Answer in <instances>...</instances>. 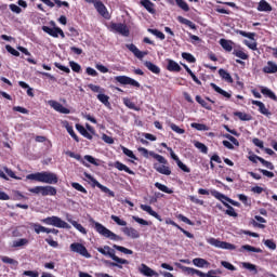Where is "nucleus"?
Returning a JSON list of instances; mask_svg holds the SVG:
<instances>
[{
	"mask_svg": "<svg viewBox=\"0 0 277 277\" xmlns=\"http://www.w3.org/2000/svg\"><path fill=\"white\" fill-rule=\"evenodd\" d=\"M261 94L266 96L267 98H271L272 101H277L276 93H274L272 90H269L267 87L261 88Z\"/></svg>",
	"mask_w": 277,
	"mask_h": 277,
	"instance_id": "obj_35",
	"label": "nucleus"
},
{
	"mask_svg": "<svg viewBox=\"0 0 277 277\" xmlns=\"http://www.w3.org/2000/svg\"><path fill=\"white\" fill-rule=\"evenodd\" d=\"M66 131L67 133H69V135L72 137V140H75V142H79V136L77 135V133H75V130L72 129V126H66Z\"/></svg>",
	"mask_w": 277,
	"mask_h": 277,
	"instance_id": "obj_57",
	"label": "nucleus"
},
{
	"mask_svg": "<svg viewBox=\"0 0 277 277\" xmlns=\"http://www.w3.org/2000/svg\"><path fill=\"white\" fill-rule=\"evenodd\" d=\"M121 230L127 237H131V239H140V232L133 227H123Z\"/></svg>",
	"mask_w": 277,
	"mask_h": 277,
	"instance_id": "obj_22",
	"label": "nucleus"
},
{
	"mask_svg": "<svg viewBox=\"0 0 277 277\" xmlns=\"http://www.w3.org/2000/svg\"><path fill=\"white\" fill-rule=\"evenodd\" d=\"M193 265H195L196 267H210L211 263H209V261L202 259V258H195L193 260Z\"/></svg>",
	"mask_w": 277,
	"mask_h": 277,
	"instance_id": "obj_33",
	"label": "nucleus"
},
{
	"mask_svg": "<svg viewBox=\"0 0 277 277\" xmlns=\"http://www.w3.org/2000/svg\"><path fill=\"white\" fill-rule=\"evenodd\" d=\"M148 32L153 34V36H156L157 38H159V40H166V35L163 32H161V30H159V29L148 28Z\"/></svg>",
	"mask_w": 277,
	"mask_h": 277,
	"instance_id": "obj_49",
	"label": "nucleus"
},
{
	"mask_svg": "<svg viewBox=\"0 0 277 277\" xmlns=\"http://www.w3.org/2000/svg\"><path fill=\"white\" fill-rule=\"evenodd\" d=\"M121 150H122L123 155H126L127 157H130V159H134L135 161H137V156H135V154H133V150H131L127 147H121Z\"/></svg>",
	"mask_w": 277,
	"mask_h": 277,
	"instance_id": "obj_53",
	"label": "nucleus"
},
{
	"mask_svg": "<svg viewBox=\"0 0 277 277\" xmlns=\"http://www.w3.org/2000/svg\"><path fill=\"white\" fill-rule=\"evenodd\" d=\"M5 50L8 53H11V55H14V57H21V52H18L16 49H14L12 45L6 44Z\"/></svg>",
	"mask_w": 277,
	"mask_h": 277,
	"instance_id": "obj_58",
	"label": "nucleus"
},
{
	"mask_svg": "<svg viewBox=\"0 0 277 277\" xmlns=\"http://www.w3.org/2000/svg\"><path fill=\"white\" fill-rule=\"evenodd\" d=\"M167 150L170 153L171 159H173V161L176 162L177 168H180V170H182V172H186L187 174H189V172H192V169H189V167H187L185 163H183V161H181L179 156L176 154H174V150L172 149V147H167Z\"/></svg>",
	"mask_w": 277,
	"mask_h": 277,
	"instance_id": "obj_14",
	"label": "nucleus"
},
{
	"mask_svg": "<svg viewBox=\"0 0 277 277\" xmlns=\"http://www.w3.org/2000/svg\"><path fill=\"white\" fill-rule=\"evenodd\" d=\"M114 166L117 170H119V172H127V174H132V175L135 174V172H133V170H130V168L127 167V164H124L120 161H116Z\"/></svg>",
	"mask_w": 277,
	"mask_h": 277,
	"instance_id": "obj_30",
	"label": "nucleus"
},
{
	"mask_svg": "<svg viewBox=\"0 0 277 277\" xmlns=\"http://www.w3.org/2000/svg\"><path fill=\"white\" fill-rule=\"evenodd\" d=\"M65 155H67V157H70L71 159H76L77 161H81V163L83 166H88V163H85V161H83V159L81 158V155L75 154V151L67 150L65 153Z\"/></svg>",
	"mask_w": 277,
	"mask_h": 277,
	"instance_id": "obj_43",
	"label": "nucleus"
},
{
	"mask_svg": "<svg viewBox=\"0 0 277 277\" xmlns=\"http://www.w3.org/2000/svg\"><path fill=\"white\" fill-rule=\"evenodd\" d=\"M208 243H210V246H214V248H221V250H237L235 245L215 238H210Z\"/></svg>",
	"mask_w": 277,
	"mask_h": 277,
	"instance_id": "obj_10",
	"label": "nucleus"
},
{
	"mask_svg": "<svg viewBox=\"0 0 277 277\" xmlns=\"http://www.w3.org/2000/svg\"><path fill=\"white\" fill-rule=\"evenodd\" d=\"M236 34H239V36H242L243 38H249V40H254V37L256 36L254 32H246L245 30H237Z\"/></svg>",
	"mask_w": 277,
	"mask_h": 277,
	"instance_id": "obj_56",
	"label": "nucleus"
},
{
	"mask_svg": "<svg viewBox=\"0 0 277 277\" xmlns=\"http://www.w3.org/2000/svg\"><path fill=\"white\" fill-rule=\"evenodd\" d=\"M170 129H172L179 135H183V133H185V129L179 128V126H176V123H170Z\"/></svg>",
	"mask_w": 277,
	"mask_h": 277,
	"instance_id": "obj_64",
	"label": "nucleus"
},
{
	"mask_svg": "<svg viewBox=\"0 0 277 277\" xmlns=\"http://www.w3.org/2000/svg\"><path fill=\"white\" fill-rule=\"evenodd\" d=\"M27 243H29L27 238H21L13 242V248H21L22 246H27Z\"/></svg>",
	"mask_w": 277,
	"mask_h": 277,
	"instance_id": "obj_55",
	"label": "nucleus"
},
{
	"mask_svg": "<svg viewBox=\"0 0 277 277\" xmlns=\"http://www.w3.org/2000/svg\"><path fill=\"white\" fill-rule=\"evenodd\" d=\"M97 100L100 103H103V105H105L106 107L109 106V95L101 93L97 95Z\"/></svg>",
	"mask_w": 277,
	"mask_h": 277,
	"instance_id": "obj_52",
	"label": "nucleus"
},
{
	"mask_svg": "<svg viewBox=\"0 0 277 277\" xmlns=\"http://www.w3.org/2000/svg\"><path fill=\"white\" fill-rule=\"evenodd\" d=\"M123 104L126 105V107H128L129 109H133L134 111H140L141 109L137 105H135L134 102L129 98H124Z\"/></svg>",
	"mask_w": 277,
	"mask_h": 277,
	"instance_id": "obj_46",
	"label": "nucleus"
},
{
	"mask_svg": "<svg viewBox=\"0 0 277 277\" xmlns=\"http://www.w3.org/2000/svg\"><path fill=\"white\" fill-rule=\"evenodd\" d=\"M222 267H225V269H228L229 272H237V267L233 265L230 262L222 261L221 262Z\"/></svg>",
	"mask_w": 277,
	"mask_h": 277,
	"instance_id": "obj_59",
	"label": "nucleus"
},
{
	"mask_svg": "<svg viewBox=\"0 0 277 277\" xmlns=\"http://www.w3.org/2000/svg\"><path fill=\"white\" fill-rule=\"evenodd\" d=\"M126 47L128 50L131 51V53H133V55H135L137 57V60H144V56L148 55V52L140 51V49H137V47L133 43L126 44Z\"/></svg>",
	"mask_w": 277,
	"mask_h": 277,
	"instance_id": "obj_19",
	"label": "nucleus"
},
{
	"mask_svg": "<svg viewBox=\"0 0 277 277\" xmlns=\"http://www.w3.org/2000/svg\"><path fill=\"white\" fill-rule=\"evenodd\" d=\"M195 101H197V103L199 105H201V107H203V109H207L208 111L213 110V106H211V104H209L206 100H203L202 96L196 95Z\"/></svg>",
	"mask_w": 277,
	"mask_h": 277,
	"instance_id": "obj_31",
	"label": "nucleus"
},
{
	"mask_svg": "<svg viewBox=\"0 0 277 277\" xmlns=\"http://www.w3.org/2000/svg\"><path fill=\"white\" fill-rule=\"evenodd\" d=\"M167 150L170 153L171 159H173V161L176 162L177 168H180V170H182V172H186L187 174H189V172H192V169H189V167H187L185 163H183V161H181L179 156L176 154H174V150L172 149V147H167Z\"/></svg>",
	"mask_w": 277,
	"mask_h": 277,
	"instance_id": "obj_13",
	"label": "nucleus"
},
{
	"mask_svg": "<svg viewBox=\"0 0 277 277\" xmlns=\"http://www.w3.org/2000/svg\"><path fill=\"white\" fill-rule=\"evenodd\" d=\"M41 222L48 226H55L56 228H70V225L64 220L60 219V216H48L42 219Z\"/></svg>",
	"mask_w": 277,
	"mask_h": 277,
	"instance_id": "obj_6",
	"label": "nucleus"
},
{
	"mask_svg": "<svg viewBox=\"0 0 277 277\" xmlns=\"http://www.w3.org/2000/svg\"><path fill=\"white\" fill-rule=\"evenodd\" d=\"M234 116H236V118H239V120H242L243 122H248V121L252 120V115H248V114L241 113V111H235Z\"/></svg>",
	"mask_w": 277,
	"mask_h": 277,
	"instance_id": "obj_39",
	"label": "nucleus"
},
{
	"mask_svg": "<svg viewBox=\"0 0 277 277\" xmlns=\"http://www.w3.org/2000/svg\"><path fill=\"white\" fill-rule=\"evenodd\" d=\"M144 66L148 68L150 72H154V75H159L161 72V68H159V66L155 65L153 62L146 61Z\"/></svg>",
	"mask_w": 277,
	"mask_h": 277,
	"instance_id": "obj_36",
	"label": "nucleus"
},
{
	"mask_svg": "<svg viewBox=\"0 0 277 277\" xmlns=\"http://www.w3.org/2000/svg\"><path fill=\"white\" fill-rule=\"evenodd\" d=\"M70 224L76 228V230H79L82 235H88V229L81 225V223H78L77 221H70Z\"/></svg>",
	"mask_w": 277,
	"mask_h": 277,
	"instance_id": "obj_42",
	"label": "nucleus"
},
{
	"mask_svg": "<svg viewBox=\"0 0 277 277\" xmlns=\"http://www.w3.org/2000/svg\"><path fill=\"white\" fill-rule=\"evenodd\" d=\"M177 21H179V23H181L182 25H186L190 29H196V24H194V22H192L183 16H177Z\"/></svg>",
	"mask_w": 277,
	"mask_h": 277,
	"instance_id": "obj_40",
	"label": "nucleus"
},
{
	"mask_svg": "<svg viewBox=\"0 0 277 277\" xmlns=\"http://www.w3.org/2000/svg\"><path fill=\"white\" fill-rule=\"evenodd\" d=\"M42 31H44V34H48L52 38H60V36L61 38H66V35H64V30H62V28L60 27L51 28L49 26H42Z\"/></svg>",
	"mask_w": 277,
	"mask_h": 277,
	"instance_id": "obj_15",
	"label": "nucleus"
},
{
	"mask_svg": "<svg viewBox=\"0 0 277 277\" xmlns=\"http://www.w3.org/2000/svg\"><path fill=\"white\" fill-rule=\"evenodd\" d=\"M2 263H6L8 265H13L14 269H16V267H18V261L9 258V256H2L1 258Z\"/></svg>",
	"mask_w": 277,
	"mask_h": 277,
	"instance_id": "obj_44",
	"label": "nucleus"
},
{
	"mask_svg": "<svg viewBox=\"0 0 277 277\" xmlns=\"http://www.w3.org/2000/svg\"><path fill=\"white\" fill-rule=\"evenodd\" d=\"M85 179H88V181H91V183H93V185H95V187H98V189H101V192H103L104 194H107L109 196V198H115L116 197V193H114L111 189L107 188V186L101 184L96 179H94V176H92V174L84 172L83 173Z\"/></svg>",
	"mask_w": 277,
	"mask_h": 277,
	"instance_id": "obj_7",
	"label": "nucleus"
},
{
	"mask_svg": "<svg viewBox=\"0 0 277 277\" xmlns=\"http://www.w3.org/2000/svg\"><path fill=\"white\" fill-rule=\"evenodd\" d=\"M233 55H235V57H238L236 60V64H240V66H246V63L243 61L250 60V55H248V53L243 51V48H241V45H238L233 50Z\"/></svg>",
	"mask_w": 277,
	"mask_h": 277,
	"instance_id": "obj_11",
	"label": "nucleus"
},
{
	"mask_svg": "<svg viewBox=\"0 0 277 277\" xmlns=\"http://www.w3.org/2000/svg\"><path fill=\"white\" fill-rule=\"evenodd\" d=\"M69 66L74 72H81V65L79 63L71 61L69 62Z\"/></svg>",
	"mask_w": 277,
	"mask_h": 277,
	"instance_id": "obj_62",
	"label": "nucleus"
},
{
	"mask_svg": "<svg viewBox=\"0 0 277 277\" xmlns=\"http://www.w3.org/2000/svg\"><path fill=\"white\" fill-rule=\"evenodd\" d=\"M210 88H212V90H214V92H216L217 94H221V96H224V98H232V96H233V94H230L227 91L223 90L222 88H220L214 82L210 83Z\"/></svg>",
	"mask_w": 277,
	"mask_h": 277,
	"instance_id": "obj_26",
	"label": "nucleus"
},
{
	"mask_svg": "<svg viewBox=\"0 0 277 277\" xmlns=\"http://www.w3.org/2000/svg\"><path fill=\"white\" fill-rule=\"evenodd\" d=\"M50 107L54 108L58 114H70V109L64 107V105L60 104V102L51 100L49 101Z\"/></svg>",
	"mask_w": 277,
	"mask_h": 277,
	"instance_id": "obj_18",
	"label": "nucleus"
},
{
	"mask_svg": "<svg viewBox=\"0 0 277 277\" xmlns=\"http://www.w3.org/2000/svg\"><path fill=\"white\" fill-rule=\"evenodd\" d=\"M140 272L143 274V276H147V277L159 276V273L148 267V265L146 264L141 265Z\"/></svg>",
	"mask_w": 277,
	"mask_h": 277,
	"instance_id": "obj_24",
	"label": "nucleus"
},
{
	"mask_svg": "<svg viewBox=\"0 0 277 277\" xmlns=\"http://www.w3.org/2000/svg\"><path fill=\"white\" fill-rule=\"evenodd\" d=\"M260 163H262V166H264V168H267V170H274V163H272L271 161L265 160L264 158H260Z\"/></svg>",
	"mask_w": 277,
	"mask_h": 277,
	"instance_id": "obj_63",
	"label": "nucleus"
},
{
	"mask_svg": "<svg viewBox=\"0 0 277 277\" xmlns=\"http://www.w3.org/2000/svg\"><path fill=\"white\" fill-rule=\"evenodd\" d=\"M219 43L222 47V49L226 51V53H230L234 51L233 49L235 47V42L233 40L220 39Z\"/></svg>",
	"mask_w": 277,
	"mask_h": 277,
	"instance_id": "obj_21",
	"label": "nucleus"
},
{
	"mask_svg": "<svg viewBox=\"0 0 277 277\" xmlns=\"http://www.w3.org/2000/svg\"><path fill=\"white\" fill-rule=\"evenodd\" d=\"M113 248L115 250H118V252H122L123 254H133V250L128 249V248L122 247V246L114 245Z\"/></svg>",
	"mask_w": 277,
	"mask_h": 277,
	"instance_id": "obj_50",
	"label": "nucleus"
},
{
	"mask_svg": "<svg viewBox=\"0 0 277 277\" xmlns=\"http://www.w3.org/2000/svg\"><path fill=\"white\" fill-rule=\"evenodd\" d=\"M182 57L188 62V64H196V57H194L192 53L184 52L182 53Z\"/></svg>",
	"mask_w": 277,
	"mask_h": 277,
	"instance_id": "obj_51",
	"label": "nucleus"
},
{
	"mask_svg": "<svg viewBox=\"0 0 277 277\" xmlns=\"http://www.w3.org/2000/svg\"><path fill=\"white\" fill-rule=\"evenodd\" d=\"M239 252H255L256 254H262L263 249L252 247L250 245H243L240 247Z\"/></svg>",
	"mask_w": 277,
	"mask_h": 277,
	"instance_id": "obj_28",
	"label": "nucleus"
},
{
	"mask_svg": "<svg viewBox=\"0 0 277 277\" xmlns=\"http://www.w3.org/2000/svg\"><path fill=\"white\" fill-rule=\"evenodd\" d=\"M69 250L71 252H76V254H80V256H84V259H92V254L88 251V248L83 246V243L80 242H72L69 246Z\"/></svg>",
	"mask_w": 277,
	"mask_h": 277,
	"instance_id": "obj_8",
	"label": "nucleus"
},
{
	"mask_svg": "<svg viewBox=\"0 0 277 277\" xmlns=\"http://www.w3.org/2000/svg\"><path fill=\"white\" fill-rule=\"evenodd\" d=\"M211 196H213L214 198H216V200H220V202H222L224 205V202H228V198L226 195L213 189L210 192Z\"/></svg>",
	"mask_w": 277,
	"mask_h": 277,
	"instance_id": "obj_34",
	"label": "nucleus"
},
{
	"mask_svg": "<svg viewBox=\"0 0 277 277\" xmlns=\"http://www.w3.org/2000/svg\"><path fill=\"white\" fill-rule=\"evenodd\" d=\"M141 5L145 8L149 14H157V10H155V3H153L150 0H141Z\"/></svg>",
	"mask_w": 277,
	"mask_h": 277,
	"instance_id": "obj_27",
	"label": "nucleus"
},
{
	"mask_svg": "<svg viewBox=\"0 0 277 277\" xmlns=\"http://www.w3.org/2000/svg\"><path fill=\"white\" fill-rule=\"evenodd\" d=\"M110 219L113 220V222L117 223L118 226H127V221L120 219L117 215H111Z\"/></svg>",
	"mask_w": 277,
	"mask_h": 277,
	"instance_id": "obj_60",
	"label": "nucleus"
},
{
	"mask_svg": "<svg viewBox=\"0 0 277 277\" xmlns=\"http://www.w3.org/2000/svg\"><path fill=\"white\" fill-rule=\"evenodd\" d=\"M94 228L98 235L102 237H105L106 239H110V241H122V237L118 236L107 227H105L103 224L98 222H94Z\"/></svg>",
	"mask_w": 277,
	"mask_h": 277,
	"instance_id": "obj_4",
	"label": "nucleus"
},
{
	"mask_svg": "<svg viewBox=\"0 0 277 277\" xmlns=\"http://www.w3.org/2000/svg\"><path fill=\"white\" fill-rule=\"evenodd\" d=\"M108 29H109V31H115V34H120L121 36H124L126 38H129L130 30L126 24L111 22L108 26Z\"/></svg>",
	"mask_w": 277,
	"mask_h": 277,
	"instance_id": "obj_9",
	"label": "nucleus"
},
{
	"mask_svg": "<svg viewBox=\"0 0 277 277\" xmlns=\"http://www.w3.org/2000/svg\"><path fill=\"white\" fill-rule=\"evenodd\" d=\"M115 81H117V83H120V85H132V88L141 87L140 82L128 76H117L115 77Z\"/></svg>",
	"mask_w": 277,
	"mask_h": 277,
	"instance_id": "obj_12",
	"label": "nucleus"
},
{
	"mask_svg": "<svg viewBox=\"0 0 277 277\" xmlns=\"http://www.w3.org/2000/svg\"><path fill=\"white\" fill-rule=\"evenodd\" d=\"M155 187H157V189H159L160 192H163L164 194H174V190L170 189L168 186L159 182L155 183Z\"/></svg>",
	"mask_w": 277,
	"mask_h": 277,
	"instance_id": "obj_45",
	"label": "nucleus"
},
{
	"mask_svg": "<svg viewBox=\"0 0 277 277\" xmlns=\"http://www.w3.org/2000/svg\"><path fill=\"white\" fill-rule=\"evenodd\" d=\"M71 187L81 194H88V189L77 182H72Z\"/></svg>",
	"mask_w": 277,
	"mask_h": 277,
	"instance_id": "obj_54",
	"label": "nucleus"
},
{
	"mask_svg": "<svg viewBox=\"0 0 277 277\" xmlns=\"http://www.w3.org/2000/svg\"><path fill=\"white\" fill-rule=\"evenodd\" d=\"M241 267H242V269H248V272H250L254 276H256V274H259V269L256 268L255 264H252L249 262H242Z\"/></svg>",
	"mask_w": 277,
	"mask_h": 277,
	"instance_id": "obj_29",
	"label": "nucleus"
},
{
	"mask_svg": "<svg viewBox=\"0 0 277 277\" xmlns=\"http://www.w3.org/2000/svg\"><path fill=\"white\" fill-rule=\"evenodd\" d=\"M76 129L82 134L83 137H85L87 140H92V134H90V132H88V130L83 126L77 123Z\"/></svg>",
	"mask_w": 277,
	"mask_h": 277,
	"instance_id": "obj_38",
	"label": "nucleus"
},
{
	"mask_svg": "<svg viewBox=\"0 0 277 277\" xmlns=\"http://www.w3.org/2000/svg\"><path fill=\"white\" fill-rule=\"evenodd\" d=\"M141 209H142V211H146V213L151 215V217H155L159 222H162L161 215H159V213L155 212V210H153V207H150L148 205H141Z\"/></svg>",
	"mask_w": 277,
	"mask_h": 277,
	"instance_id": "obj_23",
	"label": "nucleus"
},
{
	"mask_svg": "<svg viewBox=\"0 0 277 277\" xmlns=\"http://www.w3.org/2000/svg\"><path fill=\"white\" fill-rule=\"evenodd\" d=\"M272 4L265 0H261L258 5V12H272Z\"/></svg>",
	"mask_w": 277,
	"mask_h": 277,
	"instance_id": "obj_32",
	"label": "nucleus"
},
{
	"mask_svg": "<svg viewBox=\"0 0 277 277\" xmlns=\"http://www.w3.org/2000/svg\"><path fill=\"white\" fill-rule=\"evenodd\" d=\"M27 181H37V183H47L48 185H57L60 177L57 174L49 171L30 173L26 176Z\"/></svg>",
	"mask_w": 277,
	"mask_h": 277,
	"instance_id": "obj_1",
	"label": "nucleus"
},
{
	"mask_svg": "<svg viewBox=\"0 0 277 277\" xmlns=\"http://www.w3.org/2000/svg\"><path fill=\"white\" fill-rule=\"evenodd\" d=\"M252 105H256V107H259V111L260 114H262V116H266V118H272V111H269V109H267V107H265V104L261 101H256L253 100Z\"/></svg>",
	"mask_w": 277,
	"mask_h": 277,
	"instance_id": "obj_17",
	"label": "nucleus"
},
{
	"mask_svg": "<svg viewBox=\"0 0 277 277\" xmlns=\"http://www.w3.org/2000/svg\"><path fill=\"white\" fill-rule=\"evenodd\" d=\"M167 70H169V72H181L182 68L181 65H179V63L172 61L171 58L167 60Z\"/></svg>",
	"mask_w": 277,
	"mask_h": 277,
	"instance_id": "obj_25",
	"label": "nucleus"
},
{
	"mask_svg": "<svg viewBox=\"0 0 277 277\" xmlns=\"http://www.w3.org/2000/svg\"><path fill=\"white\" fill-rule=\"evenodd\" d=\"M93 5H94L95 10L98 12V14L101 16H103V18H109V11H107V6H105L103 1L95 0L93 2Z\"/></svg>",
	"mask_w": 277,
	"mask_h": 277,
	"instance_id": "obj_16",
	"label": "nucleus"
},
{
	"mask_svg": "<svg viewBox=\"0 0 277 277\" xmlns=\"http://www.w3.org/2000/svg\"><path fill=\"white\" fill-rule=\"evenodd\" d=\"M97 252H100V254H103L104 256H109V259L115 261L108 262V265L110 267H118V269H122V265H129V260L117 256L116 251L109 248V246H104V248L98 247Z\"/></svg>",
	"mask_w": 277,
	"mask_h": 277,
	"instance_id": "obj_2",
	"label": "nucleus"
},
{
	"mask_svg": "<svg viewBox=\"0 0 277 277\" xmlns=\"http://www.w3.org/2000/svg\"><path fill=\"white\" fill-rule=\"evenodd\" d=\"M149 157H153V159H156V161H158V163H154V170H156V172H158L159 174H163L164 176H170V174H172V169L168 167V159H166V157L155 151H150Z\"/></svg>",
	"mask_w": 277,
	"mask_h": 277,
	"instance_id": "obj_3",
	"label": "nucleus"
},
{
	"mask_svg": "<svg viewBox=\"0 0 277 277\" xmlns=\"http://www.w3.org/2000/svg\"><path fill=\"white\" fill-rule=\"evenodd\" d=\"M177 8L183 10V12H189V4L186 3L185 0H174Z\"/></svg>",
	"mask_w": 277,
	"mask_h": 277,
	"instance_id": "obj_48",
	"label": "nucleus"
},
{
	"mask_svg": "<svg viewBox=\"0 0 277 277\" xmlns=\"http://www.w3.org/2000/svg\"><path fill=\"white\" fill-rule=\"evenodd\" d=\"M30 194H37L42 196H57V188L53 186H35L32 188H28Z\"/></svg>",
	"mask_w": 277,
	"mask_h": 277,
	"instance_id": "obj_5",
	"label": "nucleus"
},
{
	"mask_svg": "<svg viewBox=\"0 0 277 277\" xmlns=\"http://www.w3.org/2000/svg\"><path fill=\"white\" fill-rule=\"evenodd\" d=\"M219 75L221 79H224L227 83H233V77L228 71H226V69H219Z\"/></svg>",
	"mask_w": 277,
	"mask_h": 277,
	"instance_id": "obj_37",
	"label": "nucleus"
},
{
	"mask_svg": "<svg viewBox=\"0 0 277 277\" xmlns=\"http://www.w3.org/2000/svg\"><path fill=\"white\" fill-rule=\"evenodd\" d=\"M194 146L195 148L200 150V153H202L203 155H207V153H209V147H207V145H205L203 143H200L199 141H195Z\"/></svg>",
	"mask_w": 277,
	"mask_h": 277,
	"instance_id": "obj_41",
	"label": "nucleus"
},
{
	"mask_svg": "<svg viewBox=\"0 0 277 277\" xmlns=\"http://www.w3.org/2000/svg\"><path fill=\"white\" fill-rule=\"evenodd\" d=\"M32 228H34L35 233H37V235H40V233H47V227H44L38 223H35L32 225Z\"/></svg>",
	"mask_w": 277,
	"mask_h": 277,
	"instance_id": "obj_61",
	"label": "nucleus"
},
{
	"mask_svg": "<svg viewBox=\"0 0 277 277\" xmlns=\"http://www.w3.org/2000/svg\"><path fill=\"white\" fill-rule=\"evenodd\" d=\"M262 71L265 75H276L277 72V64L274 61H268L266 66L262 68Z\"/></svg>",
	"mask_w": 277,
	"mask_h": 277,
	"instance_id": "obj_20",
	"label": "nucleus"
},
{
	"mask_svg": "<svg viewBox=\"0 0 277 277\" xmlns=\"http://www.w3.org/2000/svg\"><path fill=\"white\" fill-rule=\"evenodd\" d=\"M224 207H226V215H229V217H237V213L235 212V208L233 206L228 205V202H224Z\"/></svg>",
	"mask_w": 277,
	"mask_h": 277,
	"instance_id": "obj_47",
	"label": "nucleus"
}]
</instances>
